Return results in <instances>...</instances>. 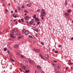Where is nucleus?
Returning a JSON list of instances; mask_svg holds the SVG:
<instances>
[{
    "instance_id": "1",
    "label": "nucleus",
    "mask_w": 73,
    "mask_h": 73,
    "mask_svg": "<svg viewBox=\"0 0 73 73\" xmlns=\"http://www.w3.org/2000/svg\"><path fill=\"white\" fill-rule=\"evenodd\" d=\"M12 34H11L10 35L11 37H13V35H16L17 33V31L16 29H14L13 31Z\"/></svg>"
},
{
    "instance_id": "2",
    "label": "nucleus",
    "mask_w": 73,
    "mask_h": 73,
    "mask_svg": "<svg viewBox=\"0 0 73 73\" xmlns=\"http://www.w3.org/2000/svg\"><path fill=\"white\" fill-rule=\"evenodd\" d=\"M41 14L42 15V17H44V15H45V11H44V9L42 10Z\"/></svg>"
},
{
    "instance_id": "3",
    "label": "nucleus",
    "mask_w": 73,
    "mask_h": 73,
    "mask_svg": "<svg viewBox=\"0 0 73 73\" xmlns=\"http://www.w3.org/2000/svg\"><path fill=\"white\" fill-rule=\"evenodd\" d=\"M34 22V20H32L29 22V24H30V25H32Z\"/></svg>"
},
{
    "instance_id": "4",
    "label": "nucleus",
    "mask_w": 73,
    "mask_h": 73,
    "mask_svg": "<svg viewBox=\"0 0 73 73\" xmlns=\"http://www.w3.org/2000/svg\"><path fill=\"white\" fill-rule=\"evenodd\" d=\"M64 15H65L66 17H67V16H69L70 15L69 13H64Z\"/></svg>"
},
{
    "instance_id": "5",
    "label": "nucleus",
    "mask_w": 73,
    "mask_h": 73,
    "mask_svg": "<svg viewBox=\"0 0 73 73\" xmlns=\"http://www.w3.org/2000/svg\"><path fill=\"white\" fill-rule=\"evenodd\" d=\"M34 51H35V52H37V53H38L40 51V50L36 49H34Z\"/></svg>"
},
{
    "instance_id": "6",
    "label": "nucleus",
    "mask_w": 73,
    "mask_h": 73,
    "mask_svg": "<svg viewBox=\"0 0 73 73\" xmlns=\"http://www.w3.org/2000/svg\"><path fill=\"white\" fill-rule=\"evenodd\" d=\"M24 19H25V20H28V19H29V17L28 16H27L25 17L24 18Z\"/></svg>"
},
{
    "instance_id": "7",
    "label": "nucleus",
    "mask_w": 73,
    "mask_h": 73,
    "mask_svg": "<svg viewBox=\"0 0 73 73\" xmlns=\"http://www.w3.org/2000/svg\"><path fill=\"white\" fill-rule=\"evenodd\" d=\"M56 66H57V68L58 69L60 68V65L58 64H57L56 65Z\"/></svg>"
},
{
    "instance_id": "8",
    "label": "nucleus",
    "mask_w": 73,
    "mask_h": 73,
    "mask_svg": "<svg viewBox=\"0 0 73 73\" xmlns=\"http://www.w3.org/2000/svg\"><path fill=\"white\" fill-rule=\"evenodd\" d=\"M45 57L46 58L48 59V58H49V55H45Z\"/></svg>"
},
{
    "instance_id": "9",
    "label": "nucleus",
    "mask_w": 73,
    "mask_h": 73,
    "mask_svg": "<svg viewBox=\"0 0 73 73\" xmlns=\"http://www.w3.org/2000/svg\"><path fill=\"white\" fill-rule=\"evenodd\" d=\"M34 31H35V32H38V29H37L36 30V28H35V29H34Z\"/></svg>"
},
{
    "instance_id": "10",
    "label": "nucleus",
    "mask_w": 73,
    "mask_h": 73,
    "mask_svg": "<svg viewBox=\"0 0 73 73\" xmlns=\"http://www.w3.org/2000/svg\"><path fill=\"white\" fill-rule=\"evenodd\" d=\"M22 68L23 69H25V68H27V67H26V66H22Z\"/></svg>"
},
{
    "instance_id": "11",
    "label": "nucleus",
    "mask_w": 73,
    "mask_h": 73,
    "mask_svg": "<svg viewBox=\"0 0 73 73\" xmlns=\"http://www.w3.org/2000/svg\"><path fill=\"white\" fill-rule=\"evenodd\" d=\"M29 63L30 64H33V63L32 62V60H29Z\"/></svg>"
},
{
    "instance_id": "12",
    "label": "nucleus",
    "mask_w": 73,
    "mask_h": 73,
    "mask_svg": "<svg viewBox=\"0 0 73 73\" xmlns=\"http://www.w3.org/2000/svg\"><path fill=\"white\" fill-rule=\"evenodd\" d=\"M28 33H29V32H28V31H27L25 32V35H28Z\"/></svg>"
},
{
    "instance_id": "13",
    "label": "nucleus",
    "mask_w": 73,
    "mask_h": 73,
    "mask_svg": "<svg viewBox=\"0 0 73 73\" xmlns=\"http://www.w3.org/2000/svg\"><path fill=\"white\" fill-rule=\"evenodd\" d=\"M25 31H26V30L25 29H24L23 30V31L22 32V33H24L25 32Z\"/></svg>"
},
{
    "instance_id": "14",
    "label": "nucleus",
    "mask_w": 73,
    "mask_h": 73,
    "mask_svg": "<svg viewBox=\"0 0 73 73\" xmlns=\"http://www.w3.org/2000/svg\"><path fill=\"white\" fill-rule=\"evenodd\" d=\"M24 12H25L27 13H28V11H27L26 10H25L24 11Z\"/></svg>"
},
{
    "instance_id": "15",
    "label": "nucleus",
    "mask_w": 73,
    "mask_h": 73,
    "mask_svg": "<svg viewBox=\"0 0 73 73\" xmlns=\"http://www.w3.org/2000/svg\"><path fill=\"white\" fill-rule=\"evenodd\" d=\"M22 38V37H18L17 38V39L18 40H20V38Z\"/></svg>"
},
{
    "instance_id": "16",
    "label": "nucleus",
    "mask_w": 73,
    "mask_h": 73,
    "mask_svg": "<svg viewBox=\"0 0 73 73\" xmlns=\"http://www.w3.org/2000/svg\"><path fill=\"white\" fill-rule=\"evenodd\" d=\"M40 56L41 57V58H42V59H43V60H44V58H43V57H42V56L41 55V54H40Z\"/></svg>"
},
{
    "instance_id": "17",
    "label": "nucleus",
    "mask_w": 73,
    "mask_h": 73,
    "mask_svg": "<svg viewBox=\"0 0 73 73\" xmlns=\"http://www.w3.org/2000/svg\"><path fill=\"white\" fill-rule=\"evenodd\" d=\"M37 68L38 69H40V68H41V67L39 66H38Z\"/></svg>"
},
{
    "instance_id": "18",
    "label": "nucleus",
    "mask_w": 73,
    "mask_h": 73,
    "mask_svg": "<svg viewBox=\"0 0 73 73\" xmlns=\"http://www.w3.org/2000/svg\"><path fill=\"white\" fill-rule=\"evenodd\" d=\"M15 48H17V47H18V45H15V46H14Z\"/></svg>"
},
{
    "instance_id": "19",
    "label": "nucleus",
    "mask_w": 73,
    "mask_h": 73,
    "mask_svg": "<svg viewBox=\"0 0 73 73\" xmlns=\"http://www.w3.org/2000/svg\"><path fill=\"white\" fill-rule=\"evenodd\" d=\"M21 58H24L25 57L24 56H23V55H21Z\"/></svg>"
},
{
    "instance_id": "20",
    "label": "nucleus",
    "mask_w": 73,
    "mask_h": 73,
    "mask_svg": "<svg viewBox=\"0 0 73 73\" xmlns=\"http://www.w3.org/2000/svg\"><path fill=\"white\" fill-rule=\"evenodd\" d=\"M29 70H26L25 71V73H28V72H29Z\"/></svg>"
},
{
    "instance_id": "21",
    "label": "nucleus",
    "mask_w": 73,
    "mask_h": 73,
    "mask_svg": "<svg viewBox=\"0 0 73 73\" xmlns=\"http://www.w3.org/2000/svg\"><path fill=\"white\" fill-rule=\"evenodd\" d=\"M33 17L34 18V19H35L36 18V15H34L33 16Z\"/></svg>"
},
{
    "instance_id": "22",
    "label": "nucleus",
    "mask_w": 73,
    "mask_h": 73,
    "mask_svg": "<svg viewBox=\"0 0 73 73\" xmlns=\"http://www.w3.org/2000/svg\"><path fill=\"white\" fill-rule=\"evenodd\" d=\"M19 69L20 70V71L21 72H24V71L21 70V68H20Z\"/></svg>"
},
{
    "instance_id": "23",
    "label": "nucleus",
    "mask_w": 73,
    "mask_h": 73,
    "mask_svg": "<svg viewBox=\"0 0 73 73\" xmlns=\"http://www.w3.org/2000/svg\"><path fill=\"white\" fill-rule=\"evenodd\" d=\"M54 52H55V53H58V51H56V50H55L54 51Z\"/></svg>"
},
{
    "instance_id": "24",
    "label": "nucleus",
    "mask_w": 73,
    "mask_h": 73,
    "mask_svg": "<svg viewBox=\"0 0 73 73\" xmlns=\"http://www.w3.org/2000/svg\"><path fill=\"white\" fill-rule=\"evenodd\" d=\"M38 12H40V9H38L37 10V12L38 13Z\"/></svg>"
},
{
    "instance_id": "25",
    "label": "nucleus",
    "mask_w": 73,
    "mask_h": 73,
    "mask_svg": "<svg viewBox=\"0 0 73 73\" xmlns=\"http://www.w3.org/2000/svg\"><path fill=\"white\" fill-rule=\"evenodd\" d=\"M21 21H22V22L24 21V19L23 18H22L21 19Z\"/></svg>"
},
{
    "instance_id": "26",
    "label": "nucleus",
    "mask_w": 73,
    "mask_h": 73,
    "mask_svg": "<svg viewBox=\"0 0 73 73\" xmlns=\"http://www.w3.org/2000/svg\"><path fill=\"white\" fill-rule=\"evenodd\" d=\"M65 5H67V4H68V3H67V2H66V0H65Z\"/></svg>"
},
{
    "instance_id": "27",
    "label": "nucleus",
    "mask_w": 73,
    "mask_h": 73,
    "mask_svg": "<svg viewBox=\"0 0 73 73\" xmlns=\"http://www.w3.org/2000/svg\"><path fill=\"white\" fill-rule=\"evenodd\" d=\"M38 19L36 17L35 18V20L36 21H37L38 20Z\"/></svg>"
},
{
    "instance_id": "28",
    "label": "nucleus",
    "mask_w": 73,
    "mask_h": 73,
    "mask_svg": "<svg viewBox=\"0 0 73 73\" xmlns=\"http://www.w3.org/2000/svg\"><path fill=\"white\" fill-rule=\"evenodd\" d=\"M31 5H32V3H30V5L29 6V7H31Z\"/></svg>"
},
{
    "instance_id": "29",
    "label": "nucleus",
    "mask_w": 73,
    "mask_h": 73,
    "mask_svg": "<svg viewBox=\"0 0 73 73\" xmlns=\"http://www.w3.org/2000/svg\"><path fill=\"white\" fill-rule=\"evenodd\" d=\"M68 12V13H69V12H70V10H68V11H67Z\"/></svg>"
},
{
    "instance_id": "30",
    "label": "nucleus",
    "mask_w": 73,
    "mask_h": 73,
    "mask_svg": "<svg viewBox=\"0 0 73 73\" xmlns=\"http://www.w3.org/2000/svg\"><path fill=\"white\" fill-rule=\"evenodd\" d=\"M4 51H6V50H7V48H4Z\"/></svg>"
},
{
    "instance_id": "31",
    "label": "nucleus",
    "mask_w": 73,
    "mask_h": 73,
    "mask_svg": "<svg viewBox=\"0 0 73 73\" xmlns=\"http://www.w3.org/2000/svg\"><path fill=\"white\" fill-rule=\"evenodd\" d=\"M10 60H11V61H15V60H14L13 59H10Z\"/></svg>"
},
{
    "instance_id": "32",
    "label": "nucleus",
    "mask_w": 73,
    "mask_h": 73,
    "mask_svg": "<svg viewBox=\"0 0 73 73\" xmlns=\"http://www.w3.org/2000/svg\"><path fill=\"white\" fill-rule=\"evenodd\" d=\"M21 10V9L20 7H18V11H20Z\"/></svg>"
},
{
    "instance_id": "33",
    "label": "nucleus",
    "mask_w": 73,
    "mask_h": 73,
    "mask_svg": "<svg viewBox=\"0 0 73 73\" xmlns=\"http://www.w3.org/2000/svg\"><path fill=\"white\" fill-rule=\"evenodd\" d=\"M17 17V15H15L14 16V17H15V18H16V17Z\"/></svg>"
},
{
    "instance_id": "34",
    "label": "nucleus",
    "mask_w": 73,
    "mask_h": 73,
    "mask_svg": "<svg viewBox=\"0 0 73 73\" xmlns=\"http://www.w3.org/2000/svg\"><path fill=\"white\" fill-rule=\"evenodd\" d=\"M40 22H38L37 23L38 25H39V24H40Z\"/></svg>"
},
{
    "instance_id": "35",
    "label": "nucleus",
    "mask_w": 73,
    "mask_h": 73,
    "mask_svg": "<svg viewBox=\"0 0 73 73\" xmlns=\"http://www.w3.org/2000/svg\"><path fill=\"white\" fill-rule=\"evenodd\" d=\"M70 65H72V62H70L69 63Z\"/></svg>"
},
{
    "instance_id": "36",
    "label": "nucleus",
    "mask_w": 73,
    "mask_h": 73,
    "mask_svg": "<svg viewBox=\"0 0 73 73\" xmlns=\"http://www.w3.org/2000/svg\"><path fill=\"white\" fill-rule=\"evenodd\" d=\"M5 11H6V12H8V10L7 9H6L5 10Z\"/></svg>"
},
{
    "instance_id": "37",
    "label": "nucleus",
    "mask_w": 73,
    "mask_h": 73,
    "mask_svg": "<svg viewBox=\"0 0 73 73\" xmlns=\"http://www.w3.org/2000/svg\"><path fill=\"white\" fill-rule=\"evenodd\" d=\"M54 62L55 63H56V62H57V61L55 60H54Z\"/></svg>"
},
{
    "instance_id": "38",
    "label": "nucleus",
    "mask_w": 73,
    "mask_h": 73,
    "mask_svg": "<svg viewBox=\"0 0 73 73\" xmlns=\"http://www.w3.org/2000/svg\"><path fill=\"white\" fill-rule=\"evenodd\" d=\"M12 57V56H11V55H10V56H9V57H10V59H12V57Z\"/></svg>"
},
{
    "instance_id": "39",
    "label": "nucleus",
    "mask_w": 73,
    "mask_h": 73,
    "mask_svg": "<svg viewBox=\"0 0 73 73\" xmlns=\"http://www.w3.org/2000/svg\"><path fill=\"white\" fill-rule=\"evenodd\" d=\"M29 38H34L33 37H29Z\"/></svg>"
},
{
    "instance_id": "40",
    "label": "nucleus",
    "mask_w": 73,
    "mask_h": 73,
    "mask_svg": "<svg viewBox=\"0 0 73 73\" xmlns=\"http://www.w3.org/2000/svg\"><path fill=\"white\" fill-rule=\"evenodd\" d=\"M41 45H44V43H43L41 42Z\"/></svg>"
},
{
    "instance_id": "41",
    "label": "nucleus",
    "mask_w": 73,
    "mask_h": 73,
    "mask_svg": "<svg viewBox=\"0 0 73 73\" xmlns=\"http://www.w3.org/2000/svg\"><path fill=\"white\" fill-rule=\"evenodd\" d=\"M58 47H59V48H61V44L59 45H58Z\"/></svg>"
},
{
    "instance_id": "42",
    "label": "nucleus",
    "mask_w": 73,
    "mask_h": 73,
    "mask_svg": "<svg viewBox=\"0 0 73 73\" xmlns=\"http://www.w3.org/2000/svg\"><path fill=\"white\" fill-rule=\"evenodd\" d=\"M41 18L42 20H44V17H41Z\"/></svg>"
},
{
    "instance_id": "43",
    "label": "nucleus",
    "mask_w": 73,
    "mask_h": 73,
    "mask_svg": "<svg viewBox=\"0 0 73 73\" xmlns=\"http://www.w3.org/2000/svg\"><path fill=\"white\" fill-rule=\"evenodd\" d=\"M16 25H17V24H18L17 21H16Z\"/></svg>"
},
{
    "instance_id": "44",
    "label": "nucleus",
    "mask_w": 73,
    "mask_h": 73,
    "mask_svg": "<svg viewBox=\"0 0 73 73\" xmlns=\"http://www.w3.org/2000/svg\"><path fill=\"white\" fill-rule=\"evenodd\" d=\"M13 13V11H11V13Z\"/></svg>"
},
{
    "instance_id": "45",
    "label": "nucleus",
    "mask_w": 73,
    "mask_h": 73,
    "mask_svg": "<svg viewBox=\"0 0 73 73\" xmlns=\"http://www.w3.org/2000/svg\"><path fill=\"white\" fill-rule=\"evenodd\" d=\"M52 64L53 65H54V66H55V65H56V64L54 63H53Z\"/></svg>"
},
{
    "instance_id": "46",
    "label": "nucleus",
    "mask_w": 73,
    "mask_h": 73,
    "mask_svg": "<svg viewBox=\"0 0 73 73\" xmlns=\"http://www.w3.org/2000/svg\"><path fill=\"white\" fill-rule=\"evenodd\" d=\"M12 38H15V37H11Z\"/></svg>"
},
{
    "instance_id": "47",
    "label": "nucleus",
    "mask_w": 73,
    "mask_h": 73,
    "mask_svg": "<svg viewBox=\"0 0 73 73\" xmlns=\"http://www.w3.org/2000/svg\"><path fill=\"white\" fill-rule=\"evenodd\" d=\"M18 21L19 23H21V21L20 20H18Z\"/></svg>"
},
{
    "instance_id": "48",
    "label": "nucleus",
    "mask_w": 73,
    "mask_h": 73,
    "mask_svg": "<svg viewBox=\"0 0 73 73\" xmlns=\"http://www.w3.org/2000/svg\"><path fill=\"white\" fill-rule=\"evenodd\" d=\"M41 16H42V14H41L40 15V17H41Z\"/></svg>"
},
{
    "instance_id": "49",
    "label": "nucleus",
    "mask_w": 73,
    "mask_h": 73,
    "mask_svg": "<svg viewBox=\"0 0 73 73\" xmlns=\"http://www.w3.org/2000/svg\"><path fill=\"white\" fill-rule=\"evenodd\" d=\"M42 73H45V72L43 71H42L41 72Z\"/></svg>"
},
{
    "instance_id": "50",
    "label": "nucleus",
    "mask_w": 73,
    "mask_h": 73,
    "mask_svg": "<svg viewBox=\"0 0 73 73\" xmlns=\"http://www.w3.org/2000/svg\"><path fill=\"white\" fill-rule=\"evenodd\" d=\"M27 15V13H26V14H24V16H26Z\"/></svg>"
},
{
    "instance_id": "51",
    "label": "nucleus",
    "mask_w": 73,
    "mask_h": 73,
    "mask_svg": "<svg viewBox=\"0 0 73 73\" xmlns=\"http://www.w3.org/2000/svg\"><path fill=\"white\" fill-rule=\"evenodd\" d=\"M73 40V37H72L71 38V40Z\"/></svg>"
},
{
    "instance_id": "52",
    "label": "nucleus",
    "mask_w": 73,
    "mask_h": 73,
    "mask_svg": "<svg viewBox=\"0 0 73 73\" xmlns=\"http://www.w3.org/2000/svg\"><path fill=\"white\" fill-rule=\"evenodd\" d=\"M16 54H17V55H18V54H19V53L18 52Z\"/></svg>"
},
{
    "instance_id": "53",
    "label": "nucleus",
    "mask_w": 73,
    "mask_h": 73,
    "mask_svg": "<svg viewBox=\"0 0 73 73\" xmlns=\"http://www.w3.org/2000/svg\"><path fill=\"white\" fill-rule=\"evenodd\" d=\"M20 65H21V66H22V65H23V64L21 63L20 64Z\"/></svg>"
},
{
    "instance_id": "54",
    "label": "nucleus",
    "mask_w": 73,
    "mask_h": 73,
    "mask_svg": "<svg viewBox=\"0 0 73 73\" xmlns=\"http://www.w3.org/2000/svg\"><path fill=\"white\" fill-rule=\"evenodd\" d=\"M2 5H3V7H4V4H2Z\"/></svg>"
},
{
    "instance_id": "55",
    "label": "nucleus",
    "mask_w": 73,
    "mask_h": 73,
    "mask_svg": "<svg viewBox=\"0 0 73 73\" xmlns=\"http://www.w3.org/2000/svg\"><path fill=\"white\" fill-rule=\"evenodd\" d=\"M34 43H36V41H35L33 42Z\"/></svg>"
},
{
    "instance_id": "56",
    "label": "nucleus",
    "mask_w": 73,
    "mask_h": 73,
    "mask_svg": "<svg viewBox=\"0 0 73 73\" xmlns=\"http://www.w3.org/2000/svg\"><path fill=\"white\" fill-rule=\"evenodd\" d=\"M15 11V12H17V10H16Z\"/></svg>"
},
{
    "instance_id": "57",
    "label": "nucleus",
    "mask_w": 73,
    "mask_h": 73,
    "mask_svg": "<svg viewBox=\"0 0 73 73\" xmlns=\"http://www.w3.org/2000/svg\"><path fill=\"white\" fill-rule=\"evenodd\" d=\"M22 8H24V6H22Z\"/></svg>"
},
{
    "instance_id": "58",
    "label": "nucleus",
    "mask_w": 73,
    "mask_h": 73,
    "mask_svg": "<svg viewBox=\"0 0 73 73\" xmlns=\"http://www.w3.org/2000/svg\"><path fill=\"white\" fill-rule=\"evenodd\" d=\"M29 37H32V36H30V35H29Z\"/></svg>"
},
{
    "instance_id": "59",
    "label": "nucleus",
    "mask_w": 73,
    "mask_h": 73,
    "mask_svg": "<svg viewBox=\"0 0 73 73\" xmlns=\"http://www.w3.org/2000/svg\"><path fill=\"white\" fill-rule=\"evenodd\" d=\"M25 62H27V60H25Z\"/></svg>"
},
{
    "instance_id": "60",
    "label": "nucleus",
    "mask_w": 73,
    "mask_h": 73,
    "mask_svg": "<svg viewBox=\"0 0 73 73\" xmlns=\"http://www.w3.org/2000/svg\"><path fill=\"white\" fill-rule=\"evenodd\" d=\"M69 62H71V60H69Z\"/></svg>"
},
{
    "instance_id": "61",
    "label": "nucleus",
    "mask_w": 73,
    "mask_h": 73,
    "mask_svg": "<svg viewBox=\"0 0 73 73\" xmlns=\"http://www.w3.org/2000/svg\"><path fill=\"white\" fill-rule=\"evenodd\" d=\"M9 6H10V3L9 4Z\"/></svg>"
},
{
    "instance_id": "62",
    "label": "nucleus",
    "mask_w": 73,
    "mask_h": 73,
    "mask_svg": "<svg viewBox=\"0 0 73 73\" xmlns=\"http://www.w3.org/2000/svg\"><path fill=\"white\" fill-rule=\"evenodd\" d=\"M9 51H8V52H7V53H9Z\"/></svg>"
},
{
    "instance_id": "63",
    "label": "nucleus",
    "mask_w": 73,
    "mask_h": 73,
    "mask_svg": "<svg viewBox=\"0 0 73 73\" xmlns=\"http://www.w3.org/2000/svg\"><path fill=\"white\" fill-rule=\"evenodd\" d=\"M54 50H55L54 49H53L52 51H54Z\"/></svg>"
},
{
    "instance_id": "64",
    "label": "nucleus",
    "mask_w": 73,
    "mask_h": 73,
    "mask_svg": "<svg viewBox=\"0 0 73 73\" xmlns=\"http://www.w3.org/2000/svg\"><path fill=\"white\" fill-rule=\"evenodd\" d=\"M14 21H15V22L16 21L15 19Z\"/></svg>"
}]
</instances>
